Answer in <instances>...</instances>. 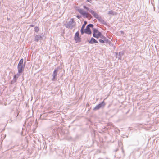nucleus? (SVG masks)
Instances as JSON below:
<instances>
[{"mask_svg":"<svg viewBox=\"0 0 159 159\" xmlns=\"http://www.w3.org/2000/svg\"><path fill=\"white\" fill-rule=\"evenodd\" d=\"M93 36L94 37L97 38L98 37V36L99 35L101 32L98 31V29L96 28H93Z\"/></svg>","mask_w":159,"mask_h":159,"instance_id":"5","label":"nucleus"},{"mask_svg":"<svg viewBox=\"0 0 159 159\" xmlns=\"http://www.w3.org/2000/svg\"><path fill=\"white\" fill-rule=\"evenodd\" d=\"M74 39L76 43L80 42L81 41V38L80 36L79 33L78 31H77L75 33L74 36Z\"/></svg>","mask_w":159,"mask_h":159,"instance_id":"7","label":"nucleus"},{"mask_svg":"<svg viewBox=\"0 0 159 159\" xmlns=\"http://www.w3.org/2000/svg\"><path fill=\"white\" fill-rule=\"evenodd\" d=\"M59 132H60V134L62 136V139H64L67 135L68 131L66 129H61L59 128L54 129L52 130V133L55 137H56V135L58 136H59Z\"/></svg>","mask_w":159,"mask_h":159,"instance_id":"1","label":"nucleus"},{"mask_svg":"<svg viewBox=\"0 0 159 159\" xmlns=\"http://www.w3.org/2000/svg\"><path fill=\"white\" fill-rule=\"evenodd\" d=\"M77 10L84 17H85L87 18H88L89 17L91 18L92 17V16L91 14L84 11V10L82 9H78Z\"/></svg>","mask_w":159,"mask_h":159,"instance_id":"4","label":"nucleus"},{"mask_svg":"<svg viewBox=\"0 0 159 159\" xmlns=\"http://www.w3.org/2000/svg\"><path fill=\"white\" fill-rule=\"evenodd\" d=\"M19 73V71H18V73L16 74H15V75L16 76H18V77L20 75V73Z\"/></svg>","mask_w":159,"mask_h":159,"instance_id":"25","label":"nucleus"},{"mask_svg":"<svg viewBox=\"0 0 159 159\" xmlns=\"http://www.w3.org/2000/svg\"><path fill=\"white\" fill-rule=\"evenodd\" d=\"M97 19L101 24H103L106 25H107L106 22L102 18L101 16H99Z\"/></svg>","mask_w":159,"mask_h":159,"instance_id":"10","label":"nucleus"},{"mask_svg":"<svg viewBox=\"0 0 159 159\" xmlns=\"http://www.w3.org/2000/svg\"><path fill=\"white\" fill-rule=\"evenodd\" d=\"M81 17V16L80 15H77L76 16V17L78 19H80Z\"/></svg>","mask_w":159,"mask_h":159,"instance_id":"27","label":"nucleus"},{"mask_svg":"<svg viewBox=\"0 0 159 159\" xmlns=\"http://www.w3.org/2000/svg\"><path fill=\"white\" fill-rule=\"evenodd\" d=\"M116 13L113 11L112 10H111L109 12H108L107 14L109 15H116Z\"/></svg>","mask_w":159,"mask_h":159,"instance_id":"17","label":"nucleus"},{"mask_svg":"<svg viewBox=\"0 0 159 159\" xmlns=\"http://www.w3.org/2000/svg\"><path fill=\"white\" fill-rule=\"evenodd\" d=\"M34 31L35 32L38 33L39 31V27L36 26L34 28Z\"/></svg>","mask_w":159,"mask_h":159,"instance_id":"22","label":"nucleus"},{"mask_svg":"<svg viewBox=\"0 0 159 159\" xmlns=\"http://www.w3.org/2000/svg\"><path fill=\"white\" fill-rule=\"evenodd\" d=\"M80 31H81V34L82 35H83L84 33H85L84 29H82V28H81Z\"/></svg>","mask_w":159,"mask_h":159,"instance_id":"23","label":"nucleus"},{"mask_svg":"<svg viewBox=\"0 0 159 159\" xmlns=\"http://www.w3.org/2000/svg\"><path fill=\"white\" fill-rule=\"evenodd\" d=\"M118 150V149H117L116 150H115V152H116Z\"/></svg>","mask_w":159,"mask_h":159,"instance_id":"32","label":"nucleus"},{"mask_svg":"<svg viewBox=\"0 0 159 159\" xmlns=\"http://www.w3.org/2000/svg\"><path fill=\"white\" fill-rule=\"evenodd\" d=\"M34 25H33L32 24V25H30V27H34Z\"/></svg>","mask_w":159,"mask_h":159,"instance_id":"30","label":"nucleus"},{"mask_svg":"<svg viewBox=\"0 0 159 159\" xmlns=\"http://www.w3.org/2000/svg\"><path fill=\"white\" fill-rule=\"evenodd\" d=\"M18 76H16L15 75H14V76L13 79H16L17 80V79L18 78Z\"/></svg>","mask_w":159,"mask_h":159,"instance_id":"26","label":"nucleus"},{"mask_svg":"<svg viewBox=\"0 0 159 159\" xmlns=\"http://www.w3.org/2000/svg\"><path fill=\"white\" fill-rule=\"evenodd\" d=\"M83 8L85 9L87 11H88L89 12V11L90 10H91V9H89L88 7L86 6H83Z\"/></svg>","mask_w":159,"mask_h":159,"instance_id":"20","label":"nucleus"},{"mask_svg":"<svg viewBox=\"0 0 159 159\" xmlns=\"http://www.w3.org/2000/svg\"><path fill=\"white\" fill-rule=\"evenodd\" d=\"M43 33L41 34V35H36L35 36L34 41L36 42H38L39 40H42L43 39Z\"/></svg>","mask_w":159,"mask_h":159,"instance_id":"8","label":"nucleus"},{"mask_svg":"<svg viewBox=\"0 0 159 159\" xmlns=\"http://www.w3.org/2000/svg\"><path fill=\"white\" fill-rule=\"evenodd\" d=\"M88 42L89 43L92 44L94 43H98V42L94 38L92 37L89 41H88Z\"/></svg>","mask_w":159,"mask_h":159,"instance_id":"12","label":"nucleus"},{"mask_svg":"<svg viewBox=\"0 0 159 159\" xmlns=\"http://www.w3.org/2000/svg\"><path fill=\"white\" fill-rule=\"evenodd\" d=\"M99 38H100L102 39L103 40H109L107 38L104 36L102 35L101 33H100V34L99 36H98V37L97 38L98 39Z\"/></svg>","mask_w":159,"mask_h":159,"instance_id":"14","label":"nucleus"},{"mask_svg":"<svg viewBox=\"0 0 159 159\" xmlns=\"http://www.w3.org/2000/svg\"><path fill=\"white\" fill-rule=\"evenodd\" d=\"M16 80L14 79H13L11 81V84H13L15 82H16Z\"/></svg>","mask_w":159,"mask_h":159,"instance_id":"24","label":"nucleus"},{"mask_svg":"<svg viewBox=\"0 0 159 159\" xmlns=\"http://www.w3.org/2000/svg\"><path fill=\"white\" fill-rule=\"evenodd\" d=\"M99 106V107L101 108L103 107L106 104L104 101H103L101 103H100L98 104Z\"/></svg>","mask_w":159,"mask_h":159,"instance_id":"16","label":"nucleus"},{"mask_svg":"<svg viewBox=\"0 0 159 159\" xmlns=\"http://www.w3.org/2000/svg\"><path fill=\"white\" fill-rule=\"evenodd\" d=\"M115 55L116 56V57L118 58V56L119 53H118V52H115Z\"/></svg>","mask_w":159,"mask_h":159,"instance_id":"28","label":"nucleus"},{"mask_svg":"<svg viewBox=\"0 0 159 159\" xmlns=\"http://www.w3.org/2000/svg\"><path fill=\"white\" fill-rule=\"evenodd\" d=\"M23 59L21 58L17 66V69L18 71H19V73H22L24 70L26 62L25 61L23 64Z\"/></svg>","mask_w":159,"mask_h":159,"instance_id":"2","label":"nucleus"},{"mask_svg":"<svg viewBox=\"0 0 159 159\" xmlns=\"http://www.w3.org/2000/svg\"><path fill=\"white\" fill-rule=\"evenodd\" d=\"M87 24V21H84V24L82 25L81 28H82V29H84Z\"/></svg>","mask_w":159,"mask_h":159,"instance_id":"21","label":"nucleus"},{"mask_svg":"<svg viewBox=\"0 0 159 159\" xmlns=\"http://www.w3.org/2000/svg\"><path fill=\"white\" fill-rule=\"evenodd\" d=\"M59 69V67H57L56 68H55L53 71L52 76V81H55L56 80L57 76V73L58 71V69Z\"/></svg>","mask_w":159,"mask_h":159,"instance_id":"6","label":"nucleus"},{"mask_svg":"<svg viewBox=\"0 0 159 159\" xmlns=\"http://www.w3.org/2000/svg\"><path fill=\"white\" fill-rule=\"evenodd\" d=\"M124 55V52L123 51L119 52L118 56V58L119 60H122V57Z\"/></svg>","mask_w":159,"mask_h":159,"instance_id":"15","label":"nucleus"},{"mask_svg":"<svg viewBox=\"0 0 159 159\" xmlns=\"http://www.w3.org/2000/svg\"><path fill=\"white\" fill-rule=\"evenodd\" d=\"M87 2H91V1L92 0H86Z\"/></svg>","mask_w":159,"mask_h":159,"instance_id":"29","label":"nucleus"},{"mask_svg":"<svg viewBox=\"0 0 159 159\" xmlns=\"http://www.w3.org/2000/svg\"><path fill=\"white\" fill-rule=\"evenodd\" d=\"M99 42L102 43H107L109 44H110L111 43V42L109 40H103L102 39H99L98 40Z\"/></svg>","mask_w":159,"mask_h":159,"instance_id":"13","label":"nucleus"},{"mask_svg":"<svg viewBox=\"0 0 159 159\" xmlns=\"http://www.w3.org/2000/svg\"><path fill=\"white\" fill-rule=\"evenodd\" d=\"M100 107H99V106H98V105H96L95 107L93 109V111H96L97 110H99L100 109Z\"/></svg>","mask_w":159,"mask_h":159,"instance_id":"18","label":"nucleus"},{"mask_svg":"<svg viewBox=\"0 0 159 159\" xmlns=\"http://www.w3.org/2000/svg\"><path fill=\"white\" fill-rule=\"evenodd\" d=\"M84 33L88 34L90 35L92 34V32L91 31L90 28L86 27V28L84 29Z\"/></svg>","mask_w":159,"mask_h":159,"instance_id":"11","label":"nucleus"},{"mask_svg":"<svg viewBox=\"0 0 159 159\" xmlns=\"http://www.w3.org/2000/svg\"><path fill=\"white\" fill-rule=\"evenodd\" d=\"M93 26H94V25L93 24H90L88 25H87V26H86V27H87L89 28H92L93 29Z\"/></svg>","mask_w":159,"mask_h":159,"instance_id":"19","label":"nucleus"},{"mask_svg":"<svg viewBox=\"0 0 159 159\" xmlns=\"http://www.w3.org/2000/svg\"><path fill=\"white\" fill-rule=\"evenodd\" d=\"M75 22L73 18H71V20L69 21L66 24L64 25L67 28L72 29L75 27Z\"/></svg>","mask_w":159,"mask_h":159,"instance_id":"3","label":"nucleus"},{"mask_svg":"<svg viewBox=\"0 0 159 159\" xmlns=\"http://www.w3.org/2000/svg\"><path fill=\"white\" fill-rule=\"evenodd\" d=\"M139 144V141L138 140H137V144Z\"/></svg>","mask_w":159,"mask_h":159,"instance_id":"31","label":"nucleus"},{"mask_svg":"<svg viewBox=\"0 0 159 159\" xmlns=\"http://www.w3.org/2000/svg\"><path fill=\"white\" fill-rule=\"evenodd\" d=\"M89 12H90L92 15L96 19H97L100 16L98 15L96 12H95L94 11L92 10L89 11Z\"/></svg>","mask_w":159,"mask_h":159,"instance_id":"9","label":"nucleus"}]
</instances>
